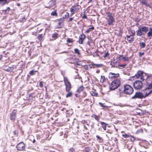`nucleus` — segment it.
Returning a JSON list of instances; mask_svg holds the SVG:
<instances>
[{"label": "nucleus", "instance_id": "f257e3e1", "mask_svg": "<svg viewBox=\"0 0 152 152\" xmlns=\"http://www.w3.org/2000/svg\"><path fill=\"white\" fill-rule=\"evenodd\" d=\"M146 91L143 90L141 92H136L135 95L132 97V99H142L148 96V95Z\"/></svg>", "mask_w": 152, "mask_h": 152}, {"label": "nucleus", "instance_id": "f03ea898", "mask_svg": "<svg viewBox=\"0 0 152 152\" xmlns=\"http://www.w3.org/2000/svg\"><path fill=\"white\" fill-rule=\"evenodd\" d=\"M121 85V81L119 80L116 79L113 81L110 85V90H113L117 88Z\"/></svg>", "mask_w": 152, "mask_h": 152}, {"label": "nucleus", "instance_id": "7ed1b4c3", "mask_svg": "<svg viewBox=\"0 0 152 152\" xmlns=\"http://www.w3.org/2000/svg\"><path fill=\"white\" fill-rule=\"evenodd\" d=\"M148 30V28L145 26L139 27L138 30L136 31V35L138 36H141L147 32Z\"/></svg>", "mask_w": 152, "mask_h": 152}, {"label": "nucleus", "instance_id": "20e7f679", "mask_svg": "<svg viewBox=\"0 0 152 152\" xmlns=\"http://www.w3.org/2000/svg\"><path fill=\"white\" fill-rule=\"evenodd\" d=\"M124 93L128 95L132 94L133 92L134 89L132 87L129 85H126L124 86Z\"/></svg>", "mask_w": 152, "mask_h": 152}, {"label": "nucleus", "instance_id": "39448f33", "mask_svg": "<svg viewBox=\"0 0 152 152\" xmlns=\"http://www.w3.org/2000/svg\"><path fill=\"white\" fill-rule=\"evenodd\" d=\"M64 81L66 86V91L68 92L70 91L71 88V85L66 77H64Z\"/></svg>", "mask_w": 152, "mask_h": 152}, {"label": "nucleus", "instance_id": "423d86ee", "mask_svg": "<svg viewBox=\"0 0 152 152\" xmlns=\"http://www.w3.org/2000/svg\"><path fill=\"white\" fill-rule=\"evenodd\" d=\"M142 81L139 80L135 81L133 83V86L136 90H140L142 87Z\"/></svg>", "mask_w": 152, "mask_h": 152}, {"label": "nucleus", "instance_id": "0eeeda50", "mask_svg": "<svg viewBox=\"0 0 152 152\" xmlns=\"http://www.w3.org/2000/svg\"><path fill=\"white\" fill-rule=\"evenodd\" d=\"M143 72L141 71H138L134 76L135 78L140 79L141 81L144 80L143 76Z\"/></svg>", "mask_w": 152, "mask_h": 152}, {"label": "nucleus", "instance_id": "6e6552de", "mask_svg": "<svg viewBox=\"0 0 152 152\" xmlns=\"http://www.w3.org/2000/svg\"><path fill=\"white\" fill-rule=\"evenodd\" d=\"M81 8V6L78 5H75L73 6L70 8V11L72 14H74L78 12L80 9Z\"/></svg>", "mask_w": 152, "mask_h": 152}, {"label": "nucleus", "instance_id": "1a4fd4ad", "mask_svg": "<svg viewBox=\"0 0 152 152\" xmlns=\"http://www.w3.org/2000/svg\"><path fill=\"white\" fill-rule=\"evenodd\" d=\"M25 145L23 142H20L16 146L17 149L18 150L20 151L23 150L25 148Z\"/></svg>", "mask_w": 152, "mask_h": 152}, {"label": "nucleus", "instance_id": "9d476101", "mask_svg": "<svg viewBox=\"0 0 152 152\" xmlns=\"http://www.w3.org/2000/svg\"><path fill=\"white\" fill-rule=\"evenodd\" d=\"M55 0H52L50 1L48 3V6H46L45 7L50 9L53 7L52 9H53L55 7Z\"/></svg>", "mask_w": 152, "mask_h": 152}, {"label": "nucleus", "instance_id": "9b49d317", "mask_svg": "<svg viewBox=\"0 0 152 152\" xmlns=\"http://www.w3.org/2000/svg\"><path fill=\"white\" fill-rule=\"evenodd\" d=\"M147 88L145 91H146V92H147L148 95L152 93V84H146Z\"/></svg>", "mask_w": 152, "mask_h": 152}, {"label": "nucleus", "instance_id": "f8f14e48", "mask_svg": "<svg viewBox=\"0 0 152 152\" xmlns=\"http://www.w3.org/2000/svg\"><path fill=\"white\" fill-rule=\"evenodd\" d=\"M146 84H152V75L149 74L147 75L146 79Z\"/></svg>", "mask_w": 152, "mask_h": 152}, {"label": "nucleus", "instance_id": "ddd939ff", "mask_svg": "<svg viewBox=\"0 0 152 152\" xmlns=\"http://www.w3.org/2000/svg\"><path fill=\"white\" fill-rule=\"evenodd\" d=\"M16 111L14 110L10 114V119L13 121L15 120L16 117Z\"/></svg>", "mask_w": 152, "mask_h": 152}, {"label": "nucleus", "instance_id": "4468645a", "mask_svg": "<svg viewBox=\"0 0 152 152\" xmlns=\"http://www.w3.org/2000/svg\"><path fill=\"white\" fill-rule=\"evenodd\" d=\"M119 76V74L118 73L115 74L112 72H110L109 73V78H114L118 77Z\"/></svg>", "mask_w": 152, "mask_h": 152}, {"label": "nucleus", "instance_id": "2eb2a0df", "mask_svg": "<svg viewBox=\"0 0 152 152\" xmlns=\"http://www.w3.org/2000/svg\"><path fill=\"white\" fill-rule=\"evenodd\" d=\"M108 24L109 26H111L113 25V23L115 21L114 18L112 17H110L107 19Z\"/></svg>", "mask_w": 152, "mask_h": 152}, {"label": "nucleus", "instance_id": "dca6fc26", "mask_svg": "<svg viewBox=\"0 0 152 152\" xmlns=\"http://www.w3.org/2000/svg\"><path fill=\"white\" fill-rule=\"evenodd\" d=\"M86 38V36L83 34L80 35L79 38L78 42L79 44H82L84 39Z\"/></svg>", "mask_w": 152, "mask_h": 152}, {"label": "nucleus", "instance_id": "f3484780", "mask_svg": "<svg viewBox=\"0 0 152 152\" xmlns=\"http://www.w3.org/2000/svg\"><path fill=\"white\" fill-rule=\"evenodd\" d=\"M126 37H127V40L129 42H131L134 41V37H133L132 36L130 35L129 36L126 35Z\"/></svg>", "mask_w": 152, "mask_h": 152}, {"label": "nucleus", "instance_id": "a211bd4d", "mask_svg": "<svg viewBox=\"0 0 152 152\" xmlns=\"http://www.w3.org/2000/svg\"><path fill=\"white\" fill-rule=\"evenodd\" d=\"M91 64L93 66V68H94L95 67L98 68L101 67L103 66L102 64H97L94 63H92Z\"/></svg>", "mask_w": 152, "mask_h": 152}, {"label": "nucleus", "instance_id": "6ab92c4d", "mask_svg": "<svg viewBox=\"0 0 152 152\" xmlns=\"http://www.w3.org/2000/svg\"><path fill=\"white\" fill-rule=\"evenodd\" d=\"M117 62V61L115 60H114L113 61H112L110 63V65H111V67H117V66H115V65H116Z\"/></svg>", "mask_w": 152, "mask_h": 152}, {"label": "nucleus", "instance_id": "aec40b11", "mask_svg": "<svg viewBox=\"0 0 152 152\" xmlns=\"http://www.w3.org/2000/svg\"><path fill=\"white\" fill-rule=\"evenodd\" d=\"M139 57L142 58V59L143 60H145V58L144 57H143V56L145 54L144 53V52H139Z\"/></svg>", "mask_w": 152, "mask_h": 152}, {"label": "nucleus", "instance_id": "412c9836", "mask_svg": "<svg viewBox=\"0 0 152 152\" xmlns=\"http://www.w3.org/2000/svg\"><path fill=\"white\" fill-rule=\"evenodd\" d=\"M7 0H0V4L4 6L7 3Z\"/></svg>", "mask_w": 152, "mask_h": 152}, {"label": "nucleus", "instance_id": "4be33fe9", "mask_svg": "<svg viewBox=\"0 0 152 152\" xmlns=\"http://www.w3.org/2000/svg\"><path fill=\"white\" fill-rule=\"evenodd\" d=\"M84 89V87L83 86H81L78 88L77 92L78 93H80Z\"/></svg>", "mask_w": 152, "mask_h": 152}, {"label": "nucleus", "instance_id": "5701e85b", "mask_svg": "<svg viewBox=\"0 0 152 152\" xmlns=\"http://www.w3.org/2000/svg\"><path fill=\"white\" fill-rule=\"evenodd\" d=\"M4 69L8 72H11L13 70V68L12 67H7L6 69Z\"/></svg>", "mask_w": 152, "mask_h": 152}, {"label": "nucleus", "instance_id": "b1692460", "mask_svg": "<svg viewBox=\"0 0 152 152\" xmlns=\"http://www.w3.org/2000/svg\"><path fill=\"white\" fill-rule=\"evenodd\" d=\"M107 79L105 78L104 76H101L100 82L101 83H103L106 81Z\"/></svg>", "mask_w": 152, "mask_h": 152}, {"label": "nucleus", "instance_id": "393cba45", "mask_svg": "<svg viewBox=\"0 0 152 152\" xmlns=\"http://www.w3.org/2000/svg\"><path fill=\"white\" fill-rule=\"evenodd\" d=\"M141 2L142 4H144L146 6H148L150 8H151V6L149 4H147L145 0H142Z\"/></svg>", "mask_w": 152, "mask_h": 152}, {"label": "nucleus", "instance_id": "a878e982", "mask_svg": "<svg viewBox=\"0 0 152 152\" xmlns=\"http://www.w3.org/2000/svg\"><path fill=\"white\" fill-rule=\"evenodd\" d=\"M101 125L104 130H106V128L107 124L104 122H101Z\"/></svg>", "mask_w": 152, "mask_h": 152}, {"label": "nucleus", "instance_id": "bb28decb", "mask_svg": "<svg viewBox=\"0 0 152 152\" xmlns=\"http://www.w3.org/2000/svg\"><path fill=\"white\" fill-rule=\"evenodd\" d=\"M94 27L92 26V27L88 29H87L86 31V33H90L91 31L92 30H94Z\"/></svg>", "mask_w": 152, "mask_h": 152}, {"label": "nucleus", "instance_id": "cd10ccee", "mask_svg": "<svg viewBox=\"0 0 152 152\" xmlns=\"http://www.w3.org/2000/svg\"><path fill=\"white\" fill-rule=\"evenodd\" d=\"M91 149L90 148L88 147H86L84 148L83 151L84 152H89Z\"/></svg>", "mask_w": 152, "mask_h": 152}, {"label": "nucleus", "instance_id": "c85d7f7f", "mask_svg": "<svg viewBox=\"0 0 152 152\" xmlns=\"http://www.w3.org/2000/svg\"><path fill=\"white\" fill-rule=\"evenodd\" d=\"M147 36L149 37H151L152 36V31L150 28L149 32L147 34Z\"/></svg>", "mask_w": 152, "mask_h": 152}, {"label": "nucleus", "instance_id": "c756f323", "mask_svg": "<svg viewBox=\"0 0 152 152\" xmlns=\"http://www.w3.org/2000/svg\"><path fill=\"white\" fill-rule=\"evenodd\" d=\"M69 14L68 12L65 13V15L63 17V18H69Z\"/></svg>", "mask_w": 152, "mask_h": 152}, {"label": "nucleus", "instance_id": "7c9ffc66", "mask_svg": "<svg viewBox=\"0 0 152 152\" xmlns=\"http://www.w3.org/2000/svg\"><path fill=\"white\" fill-rule=\"evenodd\" d=\"M69 92L66 94V97L68 98L71 97L72 95V93L71 92Z\"/></svg>", "mask_w": 152, "mask_h": 152}, {"label": "nucleus", "instance_id": "2f4dec72", "mask_svg": "<svg viewBox=\"0 0 152 152\" xmlns=\"http://www.w3.org/2000/svg\"><path fill=\"white\" fill-rule=\"evenodd\" d=\"M43 38L42 34H40L37 37V39L40 41L42 40Z\"/></svg>", "mask_w": 152, "mask_h": 152}, {"label": "nucleus", "instance_id": "473e14b6", "mask_svg": "<svg viewBox=\"0 0 152 152\" xmlns=\"http://www.w3.org/2000/svg\"><path fill=\"white\" fill-rule=\"evenodd\" d=\"M130 31L131 34L130 35L134 37L135 35V30H130Z\"/></svg>", "mask_w": 152, "mask_h": 152}, {"label": "nucleus", "instance_id": "72a5a7b5", "mask_svg": "<svg viewBox=\"0 0 152 152\" xmlns=\"http://www.w3.org/2000/svg\"><path fill=\"white\" fill-rule=\"evenodd\" d=\"M51 15L52 16H57L58 15L57 13L56 12V11H53L51 13Z\"/></svg>", "mask_w": 152, "mask_h": 152}, {"label": "nucleus", "instance_id": "f704fd0d", "mask_svg": "<svg viewBox=\"0 0 152 152\" xmlns=\"http://www.w3.org/2000/svg\"><path fill=\"white\" fill-rule=\"evenodd\" d=\"M74 51L75 53L78 55H80V53L79 50L77 48H75L74 49Z\"/></svg>", "mask_w": 152, "mask_h": 152}, {"label": "nucleus", "instance_id": "c9c22d12", "mask_svg": "<svg viewBox=\"0 0 152 152\" xmlns=\"http://www.w3.org/2000/svg\"><path fill=\"white\" fill-rule=\"evenodd\" d=\"M91 94L92 96H97L98 95V94L96 93L94 91H91Z\"/></svg>", "mask_w": 152, "mask_h": 152}, {"label": "nucleus", "instance_id": "e433bc0d", "mask_svg": "<svg viewBox=\"0 0 152 152\" xmlns=\"http://www.w3.org/2000/svg\"><path fill=\"white\" fill-rule=\"evenodd\" d=\"M140 45L141 48H144L145 45V43L143 42H140Z\"/></svg>", "mask_w": 152, "mask_h": 152}, {"label": "nucleus", "instance_id": "4c0bfd02", "mask_svg": "<svg viewBox=\"0 0 152 152\" xmlns=\"http://www.w3.org/2000/svg\"><path fill=\"white\" fill-rule=\"evenodd\" d=\"M10 10V8L9 7H8L7 8V9L4 10V11L5 13H8Z\"/></svg>", "mask_w": 152, "mask_h": 152}, {"label": "nucleus", "instance_id": "58836bf2", "mask_svg": "<svg viewBox=\"0 0 152 152\" xmlns=\"http://www.w3.org/2000/svg\"><path fill=\"white\" fill-rule=\"evenodd\" d=\"M130 135H128V134H122V136L124 138H128V137H129L130 136Z\"/></svg>", "mask_w": 152, "mask_h": 152}, {"label": "nucleus", "instance_id": "ea45409f", "mask_svg": "<svg viewBox=\"0 0 152 152\" xmlns=\"http://www.w3.org/2000/svg\"><path fill=\"white\" fill-rule=\"evenodd\" d=\"M72 42V39L69 38H68L66 40V42L68 43Z\"/></svg>", "mask_w": 152, "mask_h": 152}, {"label": "nucleus", "instance_id": "a19ab883", "mask_svg": "<svg viewBox=\"0 0 152 152\" xmlns=\"http://www.w3.org/2000/svg\"><path fill=\"white\" fill-rule=\"evenodd\" d=\"M126 66V64H121L118 65L119 66L122 67L123 68H125Z\"/></svg>", "mask_w": 152, "mask_h": 152}, {"label": "nucleus", "instance_id": "79ce46f5", "mask_svg": "<svg viewBox=\"0 0 152 152\" xmlns=\"http://www.w3.org/2000/svg\"><path fill=\"white\" fill-rule=\"evenodd\" d=\"M35 72L34 70H32L30 72L29 74L31 75H33L35 74Z\"/></svg>", "mask_w": 152, "mask_h": 152}, {"label": "nucleus", "instance_id": "37998d69", "mask_svg": "<svg viewBox=\"0 0 152 152\" xmlns=\"http://www.w3.org/2000/svg\"><path fill=\"white\" fill-rule=\"evenodd\" d=\"M122 59H123L125 61H128L129 60V58L127 57H123L122 58Z\"/></svg>", "mask_w": 152, "mask_h": 152}, {"label": "nucleus", "instance_id": "c03bdc74", "mask_svg": "<svg viewBox=\"0 0 152 152\" xmlns=\"http://www.w3.org/2000/svg\"><path fill=\"white\" fill-rule=\"evenodd\" d=\"M96 137L97 138V140L101 142L100 141L102 140V138L98 135H96Z\"/></svg>", "mask_w": 152, "mask_h": 152}, {"label": "nucleus", "instance_id": "a18cd8bd", "mask_svg": "<svg viewBox=\"0 0 152 152\" xmlns=\"http://www.w3.org/2000/svg\"><path fill=\"white\" fill-rule=\"evenodd\" d=\"M39 86L40 87L42 88L43 87V83L42 81H40L39 83Z\"/></svg>", "mask_w": 152, "mask_h": 152}, {"label": "nucleus", "instance_id": "49530a36", "mask_svg": "<svg viewBox=\"0 0 152 152\" xmlns=\"http://www.w3.org/2000/svg\"><path fill=\"white\" fill-rule=\"evenodd\" d=\"M107 16L109 18L110 17H112V16H111V14L110 13V12H108L107 13Z\"/></svg>", "mask_w": 152, "mask_h": 152}, {"label": "nucleus", "instance_id": "de8ad7c7", "mask_svg": "<svg viewBox=\"0 0 152 152\" xmlns=\"http://www.w3.org/2000/svg\"><path fill=\"white\" fill-rule=\"evenodd\" d=\"M58 35V34L57 33H55L52 36L53 38H55L57 37Z\"/></svg>", "mask_w": 152, "mask_h": 152}, {"label": "nucleus", "instance_id": "09e8293b", "mask_svg": "<svg viewBox=\"0 0 152 152\" xmlns=\"http://www.w3.org/2000/svg\"><path fill=\"white\" fill-rule=\"evenodd\" d=\"M63 19L62 18H60L58 20V21L59 22L58 23V24L59 25H60L61 24V21Z\"/></svg>", "mask_w": 152, "mask_h": 152}, {"label": "nucleus", "instance_id": "8fccbe9b", "mask_svg": "<svg viewBox=\"0 0 152 152\" xmlns=\"http://www.w3.org/2000/svg\"><path fill=\"white\" fill-rule=\"evenodd\" d=\"M109 55V54L108 53H105L104 55V57L105 58L107 56Z\"/></svg>", "mask_w": 152, "mask_h": 152}, {"label": "nucleus", "instance_id": "3c124183", "mask_svg": "<svg viewBox=\"0 0 152 152\" xmlns=\"http://www.w3.org/2000/svg\"><path fill=\"white\" fill-rule=\"evenodd\" d=\"M99 105H100V106H101L102 107H105L106 106L103 105V104L101 102H99Z\"/></svg>", "mask_w": 152, "mask_h": 152}, {"label": "nucleus", "instance_id": "603ef678", "mask_svg": "<svg viewBox=\"0 0 152 152\" xmlns=\"http://www.w3.org/2000/svg\"><path fill=\"white\" fill-rule=\"evenodd\" d=\"M130 137L132 138H133V139H131V141L133 142L134 141L135 139L134 138V137L133 136H132L131 135H130Z\"/></svg>", "mask_w": 152, "mask_h": 152}, {"label": "nucleus", "instance_id": "864d4df0", "mask_svg": "<svg viewBox=\"0 0 152 152\" xmlns=\"http://www.w3.org/2000/svg\"><path fill=\"white\" fill-rule=\"evenodd\" d=\"M74 149L72 148H71L69 149V152H74Z\"/></svg>", "mask_w": 152, "mask_h": 152}, {"label": "nucleus", "instance_id": "5fc2aeb1", "mask_svg": "<svg viewBox=\"0 0 152 152\" xmlns=\"http://www.w3.org/2000/svg\"><path fill=\"white\" fill-rule=\"evenodd\" d=\"M121 29H120V30H119V33L118 34V35L119 36H121V35H122V34L121 33Z\"/></svg>", "mask_w": 152, "mask_h": 152}, {"label": "nucleus", "instance_id": "6e6d98bb", "mask_svg": "<svg viewBox=\"0 0 152 152\" xmlns=\"http://www.w3.org/2000/svg\"><path fill=\"white\" fill-rule=\"evenodd\" d=\"M73 18H70L69 19V20H68V22H70V21H72L73 20Z\"/></svg>", "mask_w": 152, "mask_h": 152}, {"label": "nucleus", "instance_id": "4d7b16f0", "mask_svg": "<svg viewBox=\"0 0 152 152\" xmlns=\"http://www.w3.org/2000/svg\"><path fill=\"white\" fill-rule=\"evenodd\" d=\"M94 118H95V119H96V120H98V117L97 115H95V117H94Z\"/></svg>", "mask_w": 152, "mask_h": 152}, {"label": "nucleus", "instance_id": "13d9d810", "mask_svg": "<svg viewBox=\"0 0 152 152\" xmlns=\"http://www.w3.org/2000/svg\"><path fill=\"white\" fill-rule=\"evenodd\" d=\"M2 32L1 30H0V37H1L2 36Z\"/></svg>", "mask_w": 152, "mask_h": 152}, {"label": "nucleus", "instance_id": "bf43d9fd", "mask_svg": "<svg viewBox=\"0 0 152 152\" xmlns=\"http://www.w3.org/2000/svg\"><path fill=\"white\" fill-rule=\"evenodd\" d=\"M83 18H87V17L85 14H84L83 16Z\"/></svg>", "mask_w": 152, "mask_h": 152}, {"label": "nucleus", "instance_id": "052dcab7", "mask_svg": "<svg viewBox=\"0 0 152 152\" xmlns=\"http://www.w3.org/2000/svg\"><path fill=\"white\" fill-rule=\"evenodd\" d=\"M87 44L89 46H90L91 45V42L89 41H88L87 42Z\"/></svg>", "mask_w": 152, "mask_h": 152}, {"label": "nucleus", "instance_id": "680f3d73", "mask_svg": "<svg viewBox=\"0 0 152 152\" xmlns=\"http://www.w3.org/2000/svg\"><path fill=\"white\" fill-rule=\"evenodd\" d=\"M141 130H142V129H140V130H137V132H136V133H138L139 132H140V131Z\"/></svg>", "mask_w": 152, "mask_h": 152}, {"label": "nucleus", "instance_id": "e2e57ef3", "mask_svg": "<svg viewBox=\"0 0 152 152\" xmlns=\"http://www.w3.org/2000/svg\"><path fill=\"white\" fill-rule=\"evenodd\" d=\"M99 72H100L99 70H98L96 71V72L97 73H99Z\"/></svg>", "mask_w": 152, "mask_h": 152}, {"label": "nucleus", "instance_id": "0e129e2a", "mask_svg": "<svg viewBox=\"0 0 152 152\" xmlns=\"http://www.w3.org/2000/svg\"><path fill=\"white\" fill-rule=\"evenodd\" d=\"M2 55H0V60H1L2 58Z\"/></svg>", "mask_w": 152, "mask_h": 152}, {"label": "nucleus", "instance_id": "69168bd1", "mask_svg": "<svg viewBox=\"0 0 152 152\" xmlns=\"http://www.w3.org/2000/svg\"><path fill=\"white\" fill-rule=\"evenodd\" d=\"M35 142V139H34L33 140V142L34 143Z\"/></svg>", "mask_w": 152, "mask_h": 152}, {"label": "nucleus", "instance_id": "338daca9", "mask_svg": "<svg viewBox=\"0 0 152 152\" xmlns=\"http://www.w3.org/2000/svg\"><path fill=\"white\" fill-rule=\"evenodd\" d=\"M68 52H66V51H64L62 52V53H67Z\"/></svg>", "mask_w": 152, "mask_h": 152}, {"label": "nucleus", "instance_id": "774afa93", "mask_svg": "<svg viewBox=\"0 0 152 152\" xmlns=\"http://www.w3.org/2000/svg\"><path fill=\"white\" fill-rule=\"evenodd\" d=\"M84 127L86 129H87V128L86 127V126L85 125H84Z\"/></svg>", "mask_w": 152, "mask_h": 152}]
</instances>
